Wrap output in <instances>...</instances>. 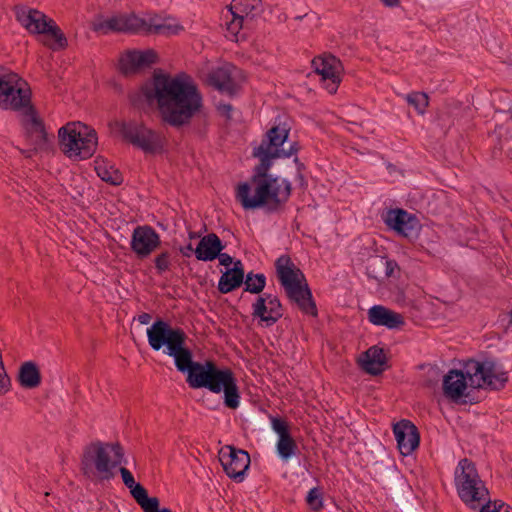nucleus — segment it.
I'll use <instances>...</instances> for the list:
<instances>
[{
  "label": "nucleus",
  "mask_w": 512,
  "mask_h": 512,
  "mask_svg": "<svg viewBox=\"0 0 512 512\" xmlns=\"http://www.w3.org/2000/svg\"><path fill=\"white\" fill-rule=\"evenodd\" d=\"M180 252L184 257H191L192 253L195 254V249L192 247V244L189 243L185 247H181Z\"/></svg>",
  "instance_id": "obj_47"
},
{
  "label": "nucleus",
  "mask_w": 512,
  "mask_h": 512,
  "mask_svg": "<svg viewBox=\"0 0 512 512\" xmlns=\"http://www.w3.org/2000/svg\"><path fill=\"white\" fill-rule=\"evenodd\" d=\"M243 285L244 292L262 295L261 293L266 286V276L263 273H254L253 271H250L246 274Z\"/></svg>",
  "instance_id": "obj_30"
},
{
  "label": "nucleus",
  "mask_w": 512,
  "mask_h": 512,
  "mask_svg": "<svg viewBox=\"0 0 512 512\" xmlns=\"http://www.w3.org/2000/svg\"><path fill=\"white\" fill-rule=\"evenodd\" d=\"M148 343L154 351L174 358L176 369L186 374V382L192 389L205 388L223 393L225 407L235 410L240 405V391L233 371L220 367L213 360L194 361L192 350L186 345L187 335L182 328L173 327L161 318L156 319L147 329Z\"/></svg>",
  "instance_id": "obj_2"
},
{
  "label": "nucleus",
  "mask_w": 512,
  "mask_h": 512,
  "mask_svg": "<svg viewBox=\"0 0 512 512\" xmlns=\"http://www.w3.org/2000/svg\"><path fill=\"white\" fill-rule=\"evenodd\" d=\"M41 373L33 361L24 362L18 371L17 380L21 387L26 389L37 388L41 384Z\"/></svg>",
  "instance_id": "obj_26"
},
{
  "label": "nucleus",
  "mask_w": 512,
  "mask_h": 512,
  "mask_svg": "<svg viewBox=\"0 0 512 512\" xmlns=\"http://www.w3.org/2000/svg\"><path fill=\"white\" fill-rule=\"evenodd\" d=\"M284 315V308L280 299L271 293H262L252 304V317L259 319V324L271 327Z\"/></svg>",
  "instance_id": "obj_12"
},
{
  "label": "nucleus",
  "mask_w": 512,
  "mask_h": 512,
  "mask_svg": "<svg viewBox=\"0 0 512 512\" xmlns=\"http://www.w3.org/2000/svg\"><path fill=\"white\" fill-rule=\"evenodd\" d=\"M123 33L144 34L146 19L138 17L136 14H123Z\"/></svg>",
  "instance_id": "obj_33"
},
{
  "label": "nucleus",
  "mask_w": 512,
  "mask_h": 512,
  "mask_svg": "<svg viewBox=\"0 0 512 512\" xmlns=\"http://www.w3.org/2000/svg\"><path fill=\"white\" fill-rule=\"evenodd\" d=\"M219 461L226 475L237 482L244 480L251 462L248 452L231 445H226L220 449Z\"/></svg>",
  "instance_id": "obj_11"
},
{
  "label": "nucleus",
  "mask_w": 512,
  "mask_h": 512,
  "mask_svg": "<svg viewBox=\"0 0 512 512\" xmlns=\"http://www.w3.org/2000/svg\"><path fill=\"white\" fill-rule=\"evenodd\" d=\"M95 163V171L103 181L114 186H118L123 183L122 173L114 166L109 165V163L103 159H97Z\"/></svg>",
  "instance_id": "obj_27"
},
{
  "label": "nucleus",
  "mask_w": 512,
  "mask_h": 512,
  "mask_svg": "<svg viewBox=\"0 0 512 512\" xmlns=\"http://www.w3.org/2000/svg\"><path fill=\"white\" fill-rule=\"evenodd\" d=\"M232 264H233V267L227 269V271L244 279L246 277V274L244 271V265H243L242 261L241 260H233Z\"/></svg>",
  "instance_id": "obj_44"
},
{
  "label": "nucleus",
  "mask_w": 512,
  "mask_h": 512,
  "mask_svg": "<svg viewBox=\"0 0 512 512\" xmlns=\"http://www.w3.org/2000/svg\"><path fill=\"white\" fill-rule=\"evenodd\" d=\"M385 223L392 230L408 239L418 235L420 224L415 215L404 209H391L387 212Z\"/></svg>",
  "instance_id": "obj_18"
},
{
  "label": "nucleus",
  "mask_w": 512,
  "mask_h": 512,
  "mask_svg": "<svg viewBox=\"0 0 512 512\" xmlns=\"http://www.w3.org/2000/svg\"><path fill=\"white\" fill-rule=\"evenodd\" d=\"M308 13H305L304 15H298L295 17L296 20H301L303 17H306Z\"/></svg>",
  "instance_id": "obj_57"
},
{
  "label": "nucleus",
  "mask_w": 512,
  "mask_h": 512,
  "mask_svg": "<svg viewBox=\"0 0 512 512\" xmlns=\"http://www.w3.org/2000/svg\"><path fill=\"white\" fill-rule=\"evenodd\" d=\"M294 163L296 165L297 173H301L306 169L305 164L301 162L298 157L294 158Z\"/></svg>",
  "instance_id": "obj_49"
},
{
  "label": "nucleus",
  "mask_w": 512,
  "mask_h": 512,
  "mask_svg": "<svg viewBox=\"0 0 512 512\" xmlns=\"http://www.w3.org/2000/svg\"><path fill=\"white\" fill-rule=\"evenodd\" d=\"M226 244L222 242L216 233H209L203 236L195 248L197 260L210 262L219 257V251H223Z\"/></svg>",
  "instance_id": "obj_24"
},
{
  "label": "nucleus",
  "mask_w": 512,
  "mask_h": 512,
  "mask_svg": "<svg viewBox=\"0 0 512 512\" xmlns=\"http://www.w3.org/2000/svg\"><path fill=\"white\" fill-rule=\"evenodd\" d=\"M274 265L278 281L288 299L304 314L316 317L318 315L316 303L302 270L286 254L278 257Z\"/></svg>",
  "instance_id": "obj_4"
},
{
  "label": "nucleus",
  "mask_w": 512,
  "mask_h": 512,
  "mask_svg": "<svg viewBox=\"0 0 512 512\" xmlns=\"http://www.w3.org/2000/svg\"><path fill=\"white\" fill-rule=\"evenodd\" d=\"M16 20L29 31L32 24L36 21V17L40 15V11L26 6H15Z\"/></svg>",
  "instance_id": "obj_35"
},
{
  "label": "nucleus",
  "mask_w": 512,
  "mask_h": 512,
  "mask_svg": "<svg viewBox=\"0 0 512 512\" xmlns=\"http://www.w3.org/2000/svg\"><path fill=\"white\" fill-rule=\"evenodd\" d=\"M123 14L112 16L111 18L104 19L98 16L92 24V30L102 34L110 32L123 33Z\"/></svg>",
  "instance_id": "obj_28"
},
{
  "label": "nucleus",
  "mask_w": 512,
  "mask_h": 512,
  "mask_svg": "<svg viewBox=\"0 0 512 512\" xmlns=\"http://www.w3.org/2000/svg\"><path fill=\"white\" fill-rule=\"evenodd\" d=\"M505 506V503L502 502L501 500H495L493 502V508L492 509H497L499 512H501V510L504 508Z\"/></svg>",
  "instance_id": "obj_52"
},
{
  "label": "nucleus",
  "mask_w": 512,
  "mask_h": 512,
  "mask_svg": "<svg viewBox=\"0 0 512 512\" xmlns=\"http://www.w3.org/2000/svg\"><path fill=\"white\" fill-rule=\"evenodd\" d=\"M157 53L148 49L145 51L128 50L119 58L118 70L123 76L137 74L141 69L156 63Z\"/></svg>",
  "instance_id": "obj_17"
},
{
  "label": "nucleus",
  "mask_w": 512,
  "mask_h": 512,
  "mask_svg": "<svg viewBox=\"0 0 512 512\" xmlns=\"http://www.w3.org/2000/svg\"><path fill=\"white\" fill-rule=\"evenodd\" d=\"M454 481L459 498L470 508L475 509L476 503L488 502L489 490L481 480L475 463L463 458L459 461L455 473Z\"/></svg>",
  "instance_id": "obj_7"
},
{
  "label": "nucleus",
  "mask_w": 512,
  "mask_h": 512,
  "mask_svg": "<svg viewBox=\"0 0 512 512\" xmlns=\"http://www.w3.org/2000/svg\"><path fill=\"white\" fill-rule=\"evenodd\" d=\"M509 315V325H512V309L510 310V312L508 313Z\"/></svg>",
  "instance_id": "obj_56"
},
{
  "label": "nucleus",
  "mask_w": 512,
  "mask_h": 512,
  "mask_svg": "<svg viewBox=\"0 0 512 512\" xmlns=\"http://www.w3.org/2000/svg\"><path fill=\"white\" fill-rule=\"evenodd\" d=\"M306 502L313 511H320L323 508V498L321 489L318 487L310 489L306 496Z\"/></svg>",
  "instance_id": "obj_40"
},
{
  "label": "nucleus",
  "mask_w": 512,
  "mask_h": 512,
  "mask_svg": "<svg viewBox=\"0 0 512 512\" xmlns=\"http://www.w3.org/2000/svg\"><path fill=\"white\" fill-rule=\"evenodd\" d=\"M384 264L385 257L374 256L368 259V263L366 265L367 276L377 281L383 280Z\"/></svg>",
  "instance_id": "obj_36"
},
{
  "label": "nucleus",
  "mask_w": 512,
  "mask_h": 512,
  "mask_svg": "<svg viewBox=\"0 0 512 512\" xmlns=\"http://www.w3.org/2000/svg\"><path fill=\"white\" fill-rule=\"evenodd\" d=\"M36 21L32 24L29 32L32 34H44L47 32L48 26H50L51 18H48L43 12L40 11V15L37 16Z\"/></svg>",
  "instance_id": "obj_41"
},
{
  "label": "nucleus",
  "mask_w": 512,
  "mask_h": 512,
  "mask_svg": "<svg viewBox=\"0 0 512 512\" xmlns=\"http://www.w3.org/2000/svg\"><path fill=\"white\" fill-rule=\"evenodd\" d=\"M291 127L286 121L276 118L273 126L265 133L259 146L254 147L252 155L259 159L253 168L249 182L237 186L236 200L244 210L264 209L267 214L282 213L292 195V183L269 173L273 160L289 158L300 150L298 142L290 144L289 149L282 148L288 139Z\"/></svg>",
  "instance_id": "obj_1"
},
{
  "label": "nucleus",
  "mask_w": 512,
  "mask_h": 512,
  "mask_svg": "<svg viewBox=\"0 0 512 512\" xmlns=\"http://www.w3.org/2000/svg\"><path fill=\"white\" fill-rule=\"evenodd\" d=\"M358 365L367 374L381 375L387 366V358L384 349L376 345L371 346L358 358Z\"/></svg>",
  "instance_id": "obj_20"
},
{
  "label": "nucleus",
  "mask_w": 512,
  "mask_h": 512,
  "mask_svg": "<svg viewBox=\"0 0 512 512\" xmlns=\"http://www.w3.org/2000/svg\"><path fill=\"white\" fill-rule=\"evenodd\" d=\"M466 389L467 380L462 370L451 369L444 376L443 392L447 398L457 402L462 397H469V393H465Z\"/></svg>",
  "instance_id": "obj_22"
},
{
  "label": "nucleus",
  "mask_w": 512,
  "mask_h": 512,
  "mask_svg": "<svg viewBox=\"0 0 512 512\" xmlns=\"http://www.w3.org/2000/svg\"><path fill=\"white\" fill-rule=\"evenodd\" d=\"M144 512H172L169 508H159L160 502L157 497H149L146 488L133 497Z\"/></svg>",
  "instance_id": "obj_29"
},
{
  "label": "nucleus",
  "mask_w": 512,
  "mask_h": 512,
  "mask_svg": "<svg viewBox=\"0 0 512 512\" xmlns=\"http://www.w3.org/2000/svg\"><path fill=\"white\" fill-rule=\"evenodd\" d=\"M220 115L224 116L227 120H231V112L233 110V106L229 103H220L217 107Z\"/></svg>",
  "instance_id": "obj_45"
},
{
  "label": "nucleus",
  "mask_w": 512,
  "mask_h": 512,
  "mask_svg": "<svg viewBox=\"0 0 512 512\" xmlns=\"http://www.w3.org/2000/svg\"><path fill=\"white\" fill-rule=\"evenodd\" d=\"M243 282L244 279L226 270L219 279L217 289L221 294H227L240 288Z\"/></svg>",
  "instance_id": "obj_34"
},
{
  "label": "nucleus",
  "mask_w": 512,
  "mask_h": 512,
  "mask_svg": "<svg viewBox=\"0 0 512 512\" xmlns=\"http://www.w3.org/2000/svg\"><path fill=\"white\" fill-rule=\"evenodd\" d=\"M503 512H512V508L509 505L505 504V506L503 508Z\"/></svg>",
  "instance_id": "obj_54"
},
{
  "label": "nucleus",
  "mask_w": 512,
  "mask_h": 512,
  "mask_svg": "<svg viewBox=\"0 0 512 512\" xmlns=\"http://www.w3.org/2000/svg\"><path fill=\"white\" fill-rule=\"evenodd\" d=\"M124 462V449L119 442H93L85 447L81 457V471L87 477L109 481L116 475L115 469Z\"/></svg>",
  "instance_id": "obj_5"
},
{
  "label": "nucleus",
  "mask_w": 512,
  "mask_h": 512,
  "mask_svg": "<svg viewBox=\"0 0 512 512\" xmlns=\"http://www.w3.org/2000/svg\"><path fill=\"white\" fill-rule=\"evenodd\" d=\"M393 433L402 455H409L419 447L420 434L410 420L402 419L394 424Z\"/></svg>",
  "instance_id": "obj_19"
},
{
  "label": "nucleus",
  "mask_w": 512,
  "mask_h": 512,
  "mask_svg": "<svg viewBox=\"0 0 512 512\" xmlns=\"http://www.w3.org/2000/svg\"><path fill=\"white\" fill-rule=\"evenodd\" d=\"M171 17L162 18L154 15L146 19L145 35H176L183 30V26L177 23H171Z\"/></svg>",
  "instance_id": "obj_25"
},
{
  "label": "nucleus",
  "mask_w": 512,
  "mask_h": 512,
  "mask_svg": "<svg viewBox=\"0 0 512 512\" xmlns=\"http://www.w3.org/2000/svg\"><path fill=\"white\" fill-rule=\"evenodd\" d=\"M314 71L321 75L323 81L329 80L326 89L330 94L336 93L340 83L344 67L340 59L327 53L314 57L312 60Z\"/></svg>",
  "instance_id": "obj_13"
},
{
  "label": "nucleus",
  "mask_w": 512,
  "mask_h": 512,
  "mask_svg": "<svg viewBox=\"0 0 512 512\" xmlns=\"http://www.w3.org/2000/svg\"><path fill=\"white\" fill-rule=\"evenodd\" d=\"M20 113V123L25 130V134L31 139L34 146L33 151H49L52 147V140L49 137L45 123L39 116L36 107L33 105L32 100L24 107Z\"/></svg>",
  "instance_id": "obj_10"
},
{
  "label": "nucleus",
  "mask_w": 512,
  "mask_h": 512,
  "mask_svg": "<svg viewBox=\"0 0 512 512\" xmlns=\"http://www.w3.org/2000/svg\"><path fill=\"white\" fill-rule=\"evenodd\" d=\"M32 100V91L24 79L1 90L0 109L14 112L21 111Z\"/></svg>",
  "instance_id": "obj_16"
},
{
  "label": "nucleus",
  "mask_w": 512,
  "mask_h": 512,
  "mask_svg": "<svg viewBox=\"0 0 512 512\" xmlns=\"http://www.w3.org/2000/svg\"><path fill=\"white\" fill-rule=\"evenodd\" d=\"M276 451L279 457L287 461L298 451V446L291 434L278 439L276 444Z\"/></svg>",
  "instance_id": "obj_32"
},
{
  "label": "nucleus",
  "mask_w": 512,
  "mask_h": 512,
  "mask_svg": "<svg viewBox=\"0 0 512 512\" xmlns=\"http://www.w3.org/2000/svg\"><path fill=\"white\" fill-rule=\"evenodd\" d=\"M271 426L273 431L278 435V439L291 434L290 425L284 418L271 417Z\"/></svg>",
  "instance_id": "obj_42"
},
{
  "label": "nucleus",
  "mask_w": 512,
  "mask_h": 512,
  "mask_svg": "<svg viewBox=\"0 0 512 512\" xmlns=\"http://www.w3.org/2000/svg\"><path fill=\"white\" fill-rule=\"evenodd\" d=\"M368 320L376 326L398 329L405 324L404 317L385 306L374 305L368 310Z\"/></svg>",
  "instance_id": "obj_23"
},
{
  "label": "nucleus",
  "mask_w": 512,
  "mask_h": 512,
  "mask_svg": "<svg viewBox=\"0 0 512 512\" xmlns=\"http://www.w3.org/2000/svg\"><path fill=\"white\" fill-rule=\"evenodd\" d=\"M228 12L232 19L227 23V29L236 35L247 19H254L263 12L261 0H233L229 6Z\"/></svg>",
  "instance_id": "obj_15"
},
{
  "label": "nucleus",
  "mask_w": 512,
  "mask_h": 512,
  "mask_svg": "<svg viewBox=\"0 0 512 512\" xmlns=\"http://www.w3.org/2000/svg\"><path fill=\"white\" fill-rule=\"evenodd\" d=\"M44 35H48L53 38V43H45V45L53 51L63 50L68 46V41L65 34L54 20H50V26H48L47 32L44 33Z\"/></svg>",
  "instance_id": "obj_31"
},
{
  "label": "nucleus",
  "mask_w": 512,
  "mask_h": 512,
  "mask_svg": "<svg viewBox=\"0 0 512 512\" xmlns=\"http://www.w3.org/2000/svg\"><path fill=\"white\" fill-rule=\"evenodd\" d=\"M60 150L69 158L85 160L93 156L98 145L97 133L80 122H69L58 130Z\"/></svg>",
  "instance_id": "obj_6"
},
{
  "label": "nucleus",
  "mask_w": 512,
  "mask_h": 512,
  "mask_svg": "<svg viewBox=\"0 0 512 512\" xmlns=\"http://www.w3.org/2000/svg\"><path fill=\"white\" fill-rule=\"evenodd\" d=\"M217 259L219 260L220 265L225 267L230 266L234 260L229 254L222 253V251H219V257H217Z\"/></svg>",
  "instance_id": "obj_46"
},
{
  "label": "nucleus",
  "mask_w": 512,
  "mask_h": 512,
  "mask_svg": "<svg viewBox=\"0 0 512 512\" xmlns=\"http://www.w3.org/2000/svg\"><path fill=\"white\" fill-rule=\"evenodd\" d=\"M433 385H434V383H433V381H431V380H427V381L425 382V386H426V387H432Z\"/></svg>",
  "instance_id": "obj_55"
},
{
  "label": "nucleus",
  "mask_w": 512,
  "mask_h": 512,
  "mask_svg": "<svg viewBox=\"0 0 512 512\" xmlns=\"http://www.w3.org/2000/svg\"><path fill=\"white\" fill-rule=\"evenodd\" d=\"M188 236H189L190 239H196V238L200 237V233L199 232L190 231Z\"/></svg>",
  "instance_id": "obj_53"
},
{
  "label": "nucleus",
  "mask_w": 512,
  "mask_h": 512,
  "mask_svg": "<svg viewBox=\"0 0 512 512\" xmlns=\"http://www.w3.org/2000/svg\"><path fill=\"white\" fill-rule=\"evenodd\" d=\"M296 178H297V180L299 181V185H300L301 187H306V186H307V182H306V180H305V177H304V175H303V172H301V173H297Z\"/></svg>",
  "instance_id": "obj_51"
},
{
  "label": "nucleus",
  "mask_w": 512,
  "mask_h": 512,
  "mask_svg": "<svg viewBox=\"0 0 512 512\" xmlns=\"http://www.w3.org/2000/svg\"><path fill=\"white\" fill-rule=\"evenodd\" d=\"M142 98L148 104L156 101L162 119L177 128L190 123L203 106L202 95L190 76L182 73L172 77L161 69L154 70L151 79L141 85L138 93L130 96L135 106Z\"/></svg>",
  "instance_id": "obj_3"
},
{
  "label": "nucleus",
  "mask_w": 512,
  "mask_h": 512,
  "mask_svg": "<svg viewBox=\"0 0 512 512\" xmlns=\"http://www.w3.org/2000/svg\"><path fill=\"white\" fill-rule=\"evenodd\" d=\"M119 472L124 485L130 490L132 497L140 493L141 490L145 488L143 485L135 481L133 474L127 468L120 467Z\"/></svg>",
  "instance_id": "obj_39"
},
{
  "label": "nucleus",
  "mask_w": 512,
  "mask_h": 512,
  "mask_svg": "<svg viewBox=\"0 0 512 512\" xmlns=\"http://www.w3.org/2000/svg\"><path fill=\"white\" fill-rule=\"evenodd\" d=\"M153 263L158 275H163L169 271L172 265V253L168 250L161 251L153 259Z\"/></svg>",
  "instance_id": "obj_38"
},
{
  "label": "nucleus",
  "mask_w": 512,
  "mask_h": 512,
  "mask_svg": "<svg viewBox=\"0 0 512 512\" xmlns=\"http://www.w3.org/2000/svg\"><path fill=\"white\" fill-rule=\"evenodd\" d=\"M406 100L420 115L425 113L426 107L429 104L428 95L424 92H412L406 96Z\"/></svg>",
  "instance_id": "obj_37"
},
{
  "label": "nucleus",
  "mask_w": 512,
  "mask_h": 512,
  "mask_svg": "<svg viewBox=\"0 0 512 512\" xmlns=\"http://www.w3.org/2000/svg\"><path fill=\"white\" fill-rule=\"evenodd\" d=\"M399 271H400V267H399L398 263L395 260L388 259L385 257L383 279L389 278V277H398L396 275V272L399 273Z\"/></svg>",
  "instance_id": "obj_43"
},
{
  "label": "nucleus",
  "mask_w": 512,
  "mask_h": 512,
  "mask_svg": "<svg viewBox=\"0 0 512 512\" xmlns=\"http://www.w3.org/2000/svg\"><path fill=\"white\" fill-rule=\"evenodd\" d=\"M385 6L393 8L400 4V0H382Z\"/></svg>",
  "instance_id": "obj_50"
},
{
  "label": "nucleus",
  "mask_w": 512,
  "mask_h": 512,
  "mask_svg": "<svg viewBox=\"0 0 512 512\" xmlns=\"http://www.w3.org/2000/svg\"><path fill=\"white\" fill-rule=\"evenodd\" d=\"M471 382V385L477 381V388H487L494 391L502 390L509 381L508 372L503 366L491 358H485L483 361L468 359L462 370Z\"/></svg>",
  "instance_id": "obj_8"
},
{
  "label": "nucleus",
  "mask_w": 512,
  "mask_h": 512,
  "mask_svg": "<svg viewBox=\"0 0 512 512\" xmlns=\"http://www.w3.org/2000/svg\"><path fill=\"white\" fill-rule=\"evenodd\" d=\"M160 245V236L153 227L139 225L133 230L130 248L138 260L148 258Z\"/></svg>",
  "instance_id": "obj_14"
},
{
  "label": "nucleus",
  "mask_w": 512,
  "mask_h": 512,
  "mask_svg": "<svg viewBox=\"0 0 512 512\" xmlns=\"http://www.w3.org/2000/svg\"><path fill=\"white\" fill-rule=\"evenodd\" d=\"M232 66L225 65L212 70L207 76V83L228 96H234L238 86L232 76Z\"/></svg>",
  "instance_id": "obj_21"
},
{
  "label": "nucleus",
  "mask_w": 512,
  "mask_h": 512,
  "mask_svg": "<svg viewBox=\"0 0 512 512\" xmlns=\"http://www.w3.org/2000/svg\"><path fill=\"white\" fill-rule=\"evenodd\" d=\"M152 319L151 314L143 312L138 315L137 320L140 324L147 325Z\"/></svg>",
  "instance_id": "obj_48"
},
{
  "label": "nucleus",
  "mask_w": 512,
  "mask_h": 512,
  "mask_svg": "<svg viewBox=\"0 0 512 512\" xmlns=\"http://www.w3.org/2000/svg\"><path fill=\"white\" fill-rule=\"evenodd\" d=\"M111 127L118 129L123 139L146 154H156L163 150V138L156 131L137 121H114Z\"/></svg>",
  "instance_id": "obj_9"
}]
</instances>
